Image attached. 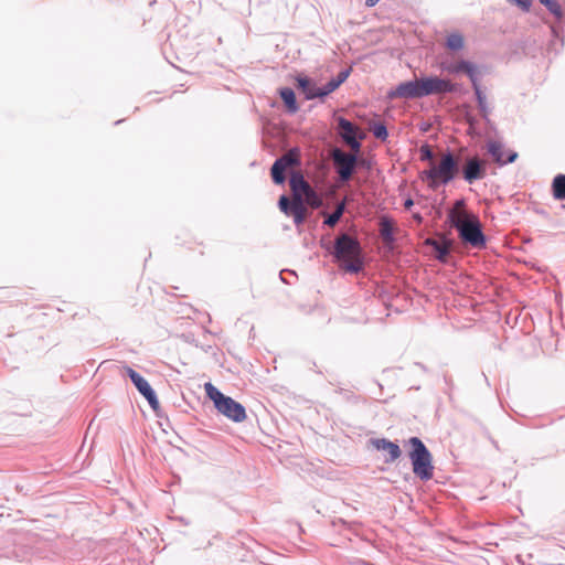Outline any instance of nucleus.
Wrapping results in <instances>:
<instances>
[{
  "label": "nucleus",
  "instance_id": "nucleus-30",
  "mask_svg": "<svg viewBox=\"0 0 565 565\" xmlns=\"http://www.w3.org/2000/svg\"><path fill=\"white\" fill-rule=\"evenodd\" d=\"M141 395L148 401L152 409H157L159 407V401L152 387L148 390V392L142 393Z\"/></svg>",
  "mask_w": 565,
  "mask_h": 565
},
{
  "label": "nucleus",
  "instance_id": "nucleus-3",
  "mask_svg": "<svg viewBox=\"0 0 565 565\" xmlns=\"http://www.w3.org/2000/svg\"><path fill=\"white\" fill-rule=\"evenodd\" d=\"M331 254L348 273L358 274L364 267L361 244L356 237L348 233H341L335 237Z\"/></svg>",
  "mask_w": 565,
  "mask_h": 565
},
{
  "label": "nucleus",
  "instance_id": "nucleus-8",
  "mask_svg": "<svg viewBox=\"0 0 565 565\" xmlns=\"http://www.w3.org/2000/svg\"><path fill=\"white\" fill-rule=\"evenodd\" d=\"M459 174L468 184H473L487 175V161L478 154L466 156L461 161Z\"/></svg>",
  "mask_w": 565,
  "mask_h": 565
},
{
  "label": "nucleus",
  "instance_id": "nucleus-14",
  "mask_svg": "<svg viewBox=\"0 0 565 565\" xmlns=\"http://www.w3.org/2000/svg\"><path fill=\"white\" fill-rule=\"evenodd\" d=\"M297 86L305 95L306 99L323 98L326 97L322 87H317L316 84L308 77H297Z\"/></svg>",
  "mask_w": 565,
  "mask_h": 565
},
{
  "label": "nucleus",
  "instance_id": "nucleus-12",
  "mask_svg": "<svg viewBox=\"0 0 565 565\" xmlns=\"http://www.w3.org/2000/svg\"><path fill=\"white\" fill-rule=\"evenodd\" d=\"M487 149L492 159L500 166L512 163L518 158V153L515 151H509L508 157L504 159L503 146L499 141H489L487 143Z\"/></svg>",
  "mask_w": 565,
  "mask_h": 565
},
{
  "label": "nucleus",
  "instance_id": "nucleus-1",
  "mask_svg": "<svg viewBox=\"0 0 565 565\" xmlns=\"http://www.w3.org/2000/svg\"><path fill=\"white\" fill-rule=\"evenodd\" d=\"M465 205L466 202L462 199L455 202L454 207L448 213L449 222L465 244L481 249L487 244L481 222L476 214L465 210Z\"/></svg>",
  "mask_w": 565,
  "mask_h": 565
},
{
  "label": "nucleus",
  "instance_id": "nucleus-11",
  "mask_svg": "<svg viewBox=\"0 0 565 565\" xmlns=\"http://www.w3.org/2000/svg\"><path fill=\"white\" fill-rule=\"evenodd\" d=\"M371 444L377 450L386 451L388 457L384 459V462L392 463L398 459L402 455L401 448L396 443H393L385 438L371 439Z\"/></svg>",
  "mask_w": 565,
  "mask_h": 565
},
{
  "label": "nucleus",
  "instance_id": "nucleus-6",
  "mask_svg": "<svg viewBox=\"0 0 565 565\" xmlns=\"http://www.w3.org/2000/svg\"><path fill=\"white\" fill-rule=\"evenodd\" d=\"M408 444L412 449L408 454L413 472L424 481L430 480L434 476L431 454L418 437H411Z\"/></svg>",
  "mask_w": 565,
  "mask_h": 565
},
{
  "label": "nucleus",
  "instance_id": "nucleus-26",
  "mask_svg": "<svg viewBox=\"0 0 565 565\" xmlns=\"http://www.w3.org/2000/svg\"><path fill=\"white\" fill-rule=\"evenodd\" d=\"M276 161H280V164H282L287 169L299 164L298 156L294 151H290L281 156Z\"/></svg>",
  "mask_w": 565,
  "mask_h": 565
},
{
  "label": "nucleus",
  "instance_id": "nucleus-13",
  "mask_svg": "<svg viewBox=\"0 0 565 565\" xmlns=\"http://www.w3.org/2000/svg\"><path fill=\"white\" fill-rule=\"evenodd\" d=\"M289 185L296 200L301 199V195L313 194V190L301 173H294L289 179Z\"/></svg>",
  "mask_w": 565,
  "mask_h": 565
},
{
  "label": "nucleus",
  "instance_id": "nucleus-21",
  "mask_svg": "<svg viewBox=\"0 0 565 565\" xmlns=\"http://www.w3.org/2000/svg\"><path fill=\"white\" fill-rule=\"evenodd\" d=\"M280 98L282 99L285 106L288 111L296 113L298 110V105L296 100L295 92L289 87H284L279 90Z\"/></svg>",
  "mask_w": 565,
  "mask_h": 565
},
{
  "label": "nucleus",
  "instance_id": "nucleus-28",
  "mask_svg": "<svg viewBox=\"0 0 565 565\" xmlns=\"http://www.w3.org/2000/svg\"><path fill=\"white\" fill-rule=\"evenodd\" d=\"M419 157L422 161H428L429 167H431V162H435V153L431 147L427 143L419 148Z\"/></svg>",
  "mask_w": 565,
  "mask_h": 565
},
{
  "label": "nucleus",
  "instance_id": "nucleus-23",
  "mask_svg": "<svg viewBox=\"0 0 565 565\" xmlns=\"http://www.w3.org/2000/svg\"><path fill=\"white\" fill-rule=\"evenodd\" d=\"M552 191L556 200H565V174H557L554 178Z\"/></svg>",
  "mask_w": 565,
  "mask_h": 565
},
{
  "label": "nucleus",
  "instance_id": "nucleus-18",
  "mask_svg": "<svg viewBox=\"0 0 565 565\" xmlns=\"http://www.w3.org/2000/svg\"><path fill=\"white\" fill-rule=\"evenodd\" d=\"M427 244L433 247L436 259L445 263L450 254L451 245L448 241L427 239Z\"/></svg>",
  "mask_w": 565,
  "mask_h": 565
},
{
  "label": "nucleus",
  "instance_id": "nucleus-17",
  "mask_svg": "<svg viewBox=\"0 0 565 565\" xmlns=\"http://www.w3.org/2000/svg\"><path fill=\"white\" fill-rule=\"evenodd\" d=\"M347 204H348V201H347V199H344L337 203L335 209L332 213L328 214V213L323 212L322 213L324 216L323 224L327 225L328 227H334L339 223L341 217L343 216V214L347 210Z\"/></svg>",
  "mask_w": 565,
  "mask_h": 565
},
{
  "label": "nucleus",
  "instance_id": "nucleus-5",
  "mask_svg": "<svg viewBox=\"0 0 565 565\" xmlns=\"http://www.w3.org/2000/svg\"><path fill=\"white\" fill-rule=\"evenodd\" d=\"M204 390L206 396L214 403L215 408L223 416L235 423H242L246 419V411L241 403L224 395L210 382L204 384Z\"/></svg>",
  "mask_w": 565,
  "mask_h": 565
},
{
  "label": "nucleus",
  "instance_id": "nucleus-2",
  "mask_svg": "<svg viewBox=\"0 0 565 565\" xmlns=\"http://www.w3.org/2000/svg\"><path fill=\"white\" fill-rule=\"evenodd\" d=\"M455 90L456 86L449 79L428 76L403 82L395 89L391 90L388 96L391 98L416 99L429 95L452 93Z\"/></svg>",
  "mask_w": 565,
  "mask_h": 565
},
{
  "label": "nucleus",
  "instance_id": "nucleus-15",
  "mask_svg": "<svg viewBox=\"0 0 565 565\" xmlns=\"http://www.w3.org/2000/svg\"><path fill=\"white\" fill-rule=\"evenodd\" d=\"M472 88H473L475 96H476V99H477V103H478V109H479L482 118L484 119V121L487 124H490L489 116H490V114L492 111V108L488 104L487 97H486L484 93L481 90V88L479 86V79L478 81H473Z\"/></svg>",
  "mask_w": 565,
  "mask_h": 565
},
{
  "label": "nucleus",
  "instance_id": "nucleus-37",
  "mask_svg": "<svg viewBox=\"0 0 565 565\" xmlns=\"http://www.w3.org/2000/svg\"><path fill=\"white\" fill-rule=\"evenodd\" d=\"M467 120H468V122H469V125H470L471 127H472V126H475V124H476V119H475V118H472V117H468V118H467Z\"/></svg>",
  "mask_w": 565,
  "mask_h": 565
},
{
  "label": "nucleus",
  "instance_id": "nucleus-19",
  "mask_svg": "<svg viewBox=\"0 0 565 565\" xmlns=\"http://www.w3.org/2000/svg\"><path fill=\"white\" fill-rule=\"evenodd\" d=\"M349 75L350 68L340 71L334 78L330 79L324 86H322V94L324 96H328L329 94L334 92L342 83L347 81Z\"/></svg>",
  "mask_w": 565,
  "mask_h": 565
},
{
  "label": "nucleus",
  "instance_id": "nucleus-36",
  "mask_svg": "<svg viewBox=\"0 0 565 565\" xmlns=\"http://www.w3.org/2000/svg\"><path fill=\"white\" fill-rule=\"evenodd\" d=\"M380 0H365V6L372 8L379 3Z\"/></svg>",
  "mask_w": 565,
  "mask_h": 565
},
{
  "label": "nucleus",
  "instance_id": "nucleus-20",
  "mask_svg": "<svg viewBox=\"0 0 565 565\" xmlns=\"http://www.w3.org/2000/svg\"><path fill=\"white\" fill-rule=\"evenodd\" d=\"M126 374L131 380V382L134 383V385L136 386V388L139 391L140 394L148 392V390L151 388L148 381L145 377H142L138 372H136L134 369L127 367Z\"/></svg>",
  "mask_w": 565,
  "mask_h": 565
},
{
  "label": "nucleus",
  "instance_id": "nucleus-25",
  "mask_svg": "<svg viewBox=\"0 0 565 565\" xmlns=\"http://www.w3.org/2000/svg\"><path fill=\"white\" fill-rule=\"evenodd\" d=\"M446 46L452 51H459L463 47V38L459 33H451L447 36Z\"/></svg>",
  "mask_w": 565,
  "mask_h": 565
},
{
  "label": "nucleus",
  "instance_id": "nucleus-10",
  "mask_svg": "<svg viewBox=\"0 0 565 565\" xmlns=\"http://www.w3.org/2000/svg\"><path fill=\"white\" fill-rule=\"evenodd\" d=\"M441 70L454 75L465 73L469 77L471 84L473 81L479 79L477 76L476 65L469 61L461 60L459 62H443Z\"/></svg>",
  "mask_w": 565,
  "mask_h": 565
},
{
  "label": "nucleus",
  "instance_id": "nucleus-39",
  "mask_svg": "<svg viewBox=\"0 0 565 565\" xmlns=\"http://www.w3.org/2000/svg\"><path fill=\"white\" fill-rule=\"evenodd\" d=\"M414 218H416L418 222H422V216L419 214H415Z\"/></svg>",
  "mask_w": 565,
  "mask_h": 565
},
{
  "label": "nucleus",
  "instance_id": "nucleus-34",
  "mask_svg": "<svg viewBox=\"0 0 565 565\" xmlns=\"http://www.w3.org/2000/svg\"><path fill=\"white\" fill-rule=\"evenodd\" d=\"M309 196H312L313 198V206L315 207H319L321 204H322V200L321 198H319L316 192L313 191V194H309Z\"/></svg>",
  "mask_w": 565,
  "mask_h": 565
},
{
  "label": "nucleus",
  "instance_id": "nucleus-22",
  "mask_svg": "<svg viewBox=\"0 0 565 565\" xmlns=\"http://www.w3.org/2000/svg\"><path fill=\"white\" fill-rule=\"evenodd\" d=\"M289 215H292L296 225H300L305 222L307 211L301 199L294 201L292 209Z\"/></svg>",
  "mask_w": 565,
  "mask_h": 565
},
{
  "label": "nucleus",
  "instance_id": "nucleus-31",
  "mask_svg": "<svg viewBox=\"0 0 565 565\" xmlns=\"http://www.w3.org/2000/svg\"><path fill=\"white\" fill-rule=\"evenodd\" d=\"M292 203L286 195H281L278 201L279 209L287 215L290 214Z\"/></svg>",
  "mask_w": 565,
  "mask_h": 565
},
{
  "label": "nucleus",
  "instance_id": "nucleus-35",
  "mask_svg": "<svg viewBox=\"0 0 565 565\" xmlns=\"http://www.w3.org/2000/svg\"><path fill=\"white\" fill-rule=\"evenodd\" d=\"M413 205H414V201L411 198L405 200V202H404L405 209L409 210Z\"/></svg>",
  "mask_w": 565,
  "mask_h": 565
},
{
  "label": "nucleus",
  "instance_id": "nucleus-4",
  "mask_svg": "<svg viewBox=\"0 0 565 565\" xmlns=\"http://www.w3.org/2000/svg\"><path fill=\"white\" fill-rule=\"evenodd\" d=\"M460 173V161L451 152H444L438 161L431 162L429 169L420 173V179L426 181L428 188L437 190L440 185H447Z\"/></svg>",
  "mask_w": 565,
  "mask_h": 565
},
{
  "label": "nucleus",
  "instance_id": "nucleus-27",
  "mask_svg": "<svg viewBox=\"0 0 565 565\" xmlns=\"http://www.w3.org/2000/svg\"><path fill=\"white\" fill-rule=\"evenodd\" d=\"M373 136L380 140H385L388 136L387 128L383 122H375L371 126Z\"/></svg>",
  "mask_w": 565,
  "mask_h": 565
},
{
  "label": "nucleus",
  "instance_id": "nucleus-38",
  "mask_svg": "<svg viewBox=\"0 0 565 565\" xmlns=\"http://www.w3.org/2000/svg\"><path fill=\"white\" fill-rule=\"evenodd\" d=\"M543 6H548L551 4V1L552 0H539Z\"/></svg>",
  "mask_w": 565,
  "mask_h": 565
},
{
  "label": "nucleus",
  "instance_id": "nucleus-9",
  "mask_svg": "<svg viewBox=\"0 0 565 565\" xmlns=\"http://www.w3.org/2000/svg\"><path fill=\"white\" fill-rule=\"evenodd\" d=\"M338 129L342 140L351 148V150L359 152L361 149L360 139L362 137L359 136L358 127L347 118L339 117Z\"/></svg>",
  "mask_w": 565,
  "mask_h": 565
},
{
  "label": "nucleus",
  "instance_id": "nucleus-29",
  "mask_svg": "<svg viewBox=\"0 0 565 565\" xmlns=\"http://www.w3.org/2000/svg\"><path fill=\"white\" fill-rule=\"evenodd\" d=\"M141 395L148 401L152 409H157L159 407V401L152 387L148 390V392L142 393Z\"/></svg>",
  "mask_w": 565,
  "mask_h": 565
},
{
  "label": "nucleus",
  "instance_id": "nucleus-32",
  "mask_svg": "<svg viewBox=\"0 0 565 565\" xmlns=\"http://www.w3.org/2000/svg\"><path fill=\"white\" fill-rule=\"evenodd\" d=\"M545 7L556 18H561L562 17V14H563L562 8H561L559 3L556 0H552L551 4L545 6Z\"/></svg>",
  "mask_w": 565,
  "mask_h": 565
},
{
  "label": "nucleus",
  "instance_id": "nucleus-24",
  "mask_svg": "<svg viewBox=\"0 0 565 565\" xmlns=\"http://www.w3.org/2000/svg\"><path fill=\"white\" fill-rule=\"evenodd\" d=\"M286 170L280 161H275L270 169L271 179L276 184H282L286 180Z\"/></svg>",
  "mask_w": 565,
  "mask_h": 565
},
{
  "label": "nucleus",
  "instance_id": "nucleus-7",
  "mask_svg": "<svg viewBox=\"0 0 565 565\" xmlns=\"http://www.w3.org/2000/svg\"><path fill=\"white\" fill-rule=\"evenodd\" d=\"M330 156L339 181L343 184L350 182L361 163L358 152L349 153L340 148H333Z\"/></svg>",
  "mask_w": 565,
  "mask_h": 565
},
{
  "label": "nucleus",
  "instance_id": "nucleus-33",
  "mask_svg": "<svg viewBox=\"0 0 565 565\" xmlns=\"http://www.w3.org/2000/svg\"><path fill=\"white\" fill-rule=\"evenodd\" d=\"M523 10H529L532 6L533 0H513Z\"/></svg>",
  "mask_w": 565,
  "mask_h": 565
},
{
  "label": "nucleus",
  "instance_id": "nucleus-16",
  "mask_svg": "<svg viewBox=\"0 0 565 565\" xmlns=\"http://www.w3.org/2000/svg\"><path fill=\"white\" fill-rule=\"evenodd\" d=\"M380 235L385 246L392 247L395 243L394 222L388 217H382L379 223Z\"/></svg>",
  "mask_w": 565,
  "mask_h": 565
}]
</instances>
